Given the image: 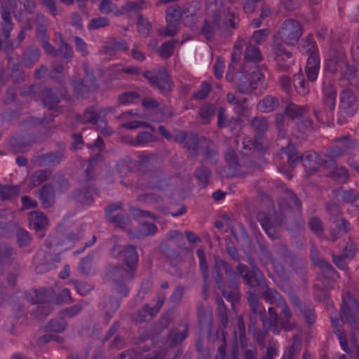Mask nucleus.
<instances>
[{
  "label": "nucleus",
  "instance_id": "nucleus-1",
  "mask_svg": "<svg viewBox=\"0 0 359 359\" xmlns=\"http://www.w3.org/2000/svg\"><path fill=\"white\" fill-rule=\"evenodd\" d=\"M112 257L121 259L122 264H108L104 270V278L111 283V290L121 297H126L130 292L128 283L133 280L137 268L139 255L133 245L114 243L110 250Z\"/></svg>",
  "mask_w": 359,
  "mask_h": 359
},
{
  "label": "nucleus",
  "instance_id": "nucleus-2",
  "mask_svg": "<svg viewBox=\"0 0 359 359\" xmlns=\"http://www.w3.org/2000/svg\"><path fill=\"white\" fill-rule=\"evenodd\" d=\"M212 278L216 287L227 301L232 304L239 302L241 296L239 275L230 263L218 255L214 257Z\"/></svg>",
  "mask_w": 359,
  "mask_h": 359
},
{
  "label": "nucleus",
  "instance_id": "nucleus-3",
  "mask_svg": "<svg viewBox=\"0 0 359 359\" xmlns=\"http://www.w3.org/2000/svg\"><path fill=\"white\" fill-rule=\"evenodd\" d=\"M142 75L152 87L158 88L163 94L170 93L174 86V83L165 68L159 69L157 72L145 71Z\"/></svg>",
  "mask_w": 359,
  "mask_h": 359
},
{
  "label": "nucleus",
  "instance_id": "nucleus-4",
  "mask_svg": "<svg viewBox=\"0 0 359 359\" xmlns=\"http://www.w3.org/2000/svg\"><path fill=\"white\" fill-rule=\"evenodd\" d=\"M278 34L285 44L294 46L302 35V25L293 19H287L282 23Z\"/></svg>",
  "mask_w": 359,
  "mask_h": 359
},
{
  "label": "nucleus",
  "instance_id": "nucleus-5",
  "mask_svg": "<svg viewBox=\"0 0 359 359\" xmlns=\"http://www.w3.org/2000/svg\"><path fill=\"white\" fill-rule=\"evenodd\" d=\"M57 149L38 155L34 157L33 162L39 166H56L65 159L66 146L65 142L56 143Z\"/></svg>",
  "mask_w": 359,
  "mask_h": 359
},
{
  "label": "nucleus",
  "instance_id": "nucleus-6",
  "mask_svg": "<svg viewBox=\"0 0 359 359\" xmlns=\"http://www.w3.org/2000/svg\"><path fill=\"white\" fill-rule=\"evenodd\" d=\"M248 261L251 269L242 263H239L236 267L237 273L247 286L264 277L263 272L259 269L256 261L252 257H248Z\"/></svg>",
  "mask_w": 359,
  "mask_h": 359
},
{
  "label": "nucleus",
  "instance_id": "nucleus-7",
  "mask_svg": "<svg viewBox=\"0 0 359 359\" xmlns=\"http://www.w3.org/2000/svg\"><path fill=\"white\" fill-rule=\"evenodd\" d=\"M248 303L250 307L249 320L250 323L248 326L249 332L252 328H255L257 322V316L259 320H264V316L266 310L263 304L260 302L259 296L252 291L248 292Z\"/></svg>",
  "mask_w": 359,
  "mask_h": 359
},
{
  "label": "nucleus",
  "instance_id": "nucleus-8",
  "mask_svg": "<svg viewBox=\"0 0 359 359\" xmlns=\"http://www.w3.org/2000/svg\"><path fill=\"white\" fill-rule=\"evenodd\" d=\"M248 287L252 290V292H255L259 290H263L262 294V299L270 304L277 303L280 299H284L283 297L277 291L275 288H271L269 287L265 277L260 280L248 285Z\"/></svg>",
  "mask_w": 359,
  "mask_h": 359
},
{
  "label": "nucleus",
  "instance_id": "nucleus-9",
  "mask_svg": "<svg viewBox=\"0 0 359 359\" xmlns=\"http://www.w3.org/2000/svg\"><path fill=\"white\" fill-rule=\"evenodd\" d=\"M199 154L203 157V161L217 165L219 161V147L212 140L202 136Z\"/></svg>",
  "mask_w": 359,
  "mask_h": 359
},
{
  "label": "nucleus",
  "instance_id": "nucleus-10",
  "mask_svg": "<svg viewBox=\"0 0 359 359\" xmlns=\"http://www.w3.org/2000/svg\"><path fill=\"white\" fill-rule=\"evenodd\" d=\"M221 12L218 9L212 11L211 18L203 21V25L201 29V34L206 40L211 41L214 40L217 31L220 27Z\"/></svg>",
  "mask_w": 359,
  "mask_h": 359
},
{
  "label": "nucleus",
  "instance_id": "nucleus-11",
  "mask_svg": "<svg viewBox=\"0 0 359 359\" xmlns=\"http://www.w3.org/2000/svg\"><path fill=\"white\" fill-rule=\"evenodd\" d=\"M201 139L202 136L199 137L195 133L185 131H179L174 137L175 142L182 144L184 148L196 155L199 154Z\"/></svg>",
  "mask_w": 359,
  "mask_h": 359
},
{
  "label": "nucleus",
  "instance_id": "nucleus-12",
  "mask_svg": "<svg viewBox=\"0 0 359 359\" xmlns=\"http://www.w3.org/2000/svg\"><path fill=\"white\" fill-rule=\"evenodd\" d=\"M123 204L121 202H115L109 204L104 208L106 219L110 223L114 224L116 227L125 229L131 223L130 217L123 214L117 213L115 217H111L110 211L113 210H122Z\"/></svg>",
  "mask_w": 359,
  "mask_h": 359
},
{
  "label": "nucleus",
  "instance_id": "nucleus-13",
  "mask_svg": "<svg viewBox=\"0 0 359 359\" xmlns=\"http://www.w3.org/2000/svg\"><path fill=\"white\" fill-rule=\"evenodd\" d=\"M273 50L279 68L283 71L287 70L293 62L292 53L286 50L284 45L278 41L274 42Z\"/></svg>",
  "mask_w": 359,
  "mask_h": 359
},
{
  "label": "nucleus",
  "instance_id": "nucleus-14",
  "mask_svg": "<svg viewBox=\"0 0 359 359\" xmlns=\"http://www.w3.org/2000/svg\"><path fill=\"white\" fill-rule=\"evenodd\" d=\"M39 97L43 106L49 110L57 109L61 102L60 95L53 88L43 86L40 88Z\"/></svg>",
  "mask_w": 359,
  "mask_h": 359
},
{
  "label": "nucleus",
  "instance_id": "nucleus-15",
  "mask_svg": "<svg viewBox=\"0 0 359 359\" xmlns=\"http://www.w3.org/2000/svg\"><path fill=\"white\" fill-rule=\"evenodd\" d=\"M323 105L327 109V116H332L336 103L337 90L330 80H325L323 83Z\"/></svg>",
  "mask_w": 359,
  "mask_h": 359
},
{
  "label": "nucleus",
  "instance_id": "nucleus-16",
  "mask_svg": "<svg viewBox=\"0 0 359 359\" xmlns=\"http://www.w3.org/2000/svg\"><path fill=\"white\" fill-rule=\"evenodd\" d=\"M35 36L46 55L54 57L57 55V49L49 41L48 29L45 25L39 23L36 25Z\"/></svg>",
  "mask_w": 359,
  "mask_h": 359
},
{
  "label": "nucleus",
  "instance_id": "nucleus-17",
  "mask_svg": "<svg viewBox=\"0 0 359 359\" xmlns=\"http://www.w3.org/2000/svg\"><path fill=\"white\" fill-rule=\"evenodd\" d=\"M299 161L302 162L306 172L309 175H313L318 171L322 163V158L318 153L309 151L304 155H299Z\"/></svg>",
  "mask_w": 359,
  "mask_h": 359
},
{
  "label": "nucleus",
  "instance_id": "nucleus-18",
  "mask_svg": "<svg viewBox=\"0 0 359 359\" xmlns=\"http://www.w3.org/2000/svg\"><path fill=\"white\" fill-rule=\"evenodd\" d=\"M76 121L79 123L86 124L90 123L93 125L106 126L107 120L104 116H101L100 112L93 109V107H88L86 109L83 114L76 116Z\"/></svg>",
  "mask_w": 359,
  "mask_h": 359
},
{
  "label": "nucleus",
  "instance_id": "nucleus-19",
  "mask_svg": "<svg viewBox=\"0 0 359 359\" xmlns=\"http://www.w3.org/2000/svg\"><path fill=\"white\" fill-rule=\"evenodd\" d=\"M277 157L283 160V163L287 162L290 168H294L299 162V155L292 144H288L287 147L281 148Z\"/></svg>",
  "mask_w": 359,
  "mask_h": 359
},
{
  "label": "nucleus",
  "instance_id": "nucleus-20",
  "mask_svg": "<svg viewBox=\"0 0 359 359\" xmlns=\"http://www.w3.org/2000/svg\"><path fill=\"white\" fill-rule=\"evenodd\" d=\"M41 56L40 49L34 45L27 46L21 56V62L26 68H32Z\"/></svg>",
  "mask_w": 359,
  "mask_h": 359
},
{
  "label": "nucleus",
  "instance_id": "nucleus-21",
  "mask_svg": "<svg viewBox=\"0 0 359 359\" xmlns=\"http://www.w3.org/2000/svg\"><path fill=\"white\" fill-rule=\"evenodd\" d=\"M280 318L274 308L269 307L268 309V317L264 313V320H262V327L264 330H271L274 334L280 332L279 329Z\"/></svg>",
  "mask_w": 359,
  "mask_h": 359
},
{
  "label": "nucleus",
  "instance_id": "nucleus-22",
  "mask_svg": "<svg viewBox=\"0 0 359 359\" xmlns=\"http://www.w3.org/2000/svg\"><path fill=\"white\" fill-rule=\"evenodd\" d=\"M35 297L32 299V303L33 304H45L43 306H39V313L48 316L49 313L53 310V306L50 304H46L49 302V297L48 295V290L41 288L35 290Z\"/></svg>",
  "mask_w": 359,
  "mask_h": 359
},
{
  "label": "nucleus",
  "instance_id": "nucleus-23",
  "mask_svg": "<svg viewBox=\"0 0 359 359\" xmlns=\"http://www.w3.org/2000/svg\"><path fill=\"white\" fill-rule=\"evenodd\" d=\"M340 109L347 115H353L357 110L355 97L349 90H344L340 97Z\"/></svg>",
  "mask_w": 359,
  "mask_h": 359
},
{
  "label": "nucleus",
  "instance_id": "nucleus-24",
  "mask_svg": "<svg viewBox=\"0 0 359 359\" xmlns=\"http://www.w3.org/2000/svg\"><path fill=\"white\" fill-rule=\"evenodd\" d=\"M39 194L43 208H50L55 203V192L52 184H43L39 190Z\"/></svg>",
  "mask_w": 359,
  "mask_h": 359
},
{
  "label": "nucleus",
  "instance_id": "nucleus-25",
  "mask_svg": "<svg viewBox=\"0 0 359 359\" xmlns=\"http://www.w3.org/2000/svg\"><path fill=\"white\" fill-rule=\"evenodd\" d=\"M227 344L226 339L223 334L222 340L220 345L217 348V353L215 356V359H238V347L236 342L235 344L231 347L229 354L226 352Z\"/></svg>",
  "mask_w": 359,
  "mask_h": 359
},
{
  "label": "nucleus",
  "instance_id": "nucleus-26",
  "mask_svg": "<svg viewBox=\"0 0 359 359\" xmlns=\"http://www.w3.org/2000/svg\"><path fill=\"white\" fill-rule=\"evenodd\" d=\"M128 49V45L125 40L121 39L118 41L115 38H111L103 47L102 52L106 55L113 56L118 51H126Z\"/></svg>",
  "mask_w": 359,
  "mask_h": 359
},
{
  "label": "nucleus",
  "instance_id": "nucleus-27",
  "mask_svg": "<svg viewBox=\"0 0 359 359\" xmlns=\"http://www.w3.org/2000/svg\"><path fill=\"white\" fill-rule=\"evenodd\" d=\"M250 126L255 133L257 139H262L269 130V123L267 118L264 116H255L250 120Z\"/></svg>",
  "mask_w": 359,
  "mask_h": 359
},
{
  "label": "nucleus",
  "instance_id": "nucleus-28",
  "mask_svg": "<svg viewBox=\"0 0 359 359\" xmlns=\"http://www.w3.org/2000/svg\"><path fill=\"white\" fill-rule=\"evenodd\" d=\"M228 170L231 175H236L241 170V165L236 152L229 148L224 155Z\"/></svg>",
  "mask_w": 359,
  "mask_h": 359
},
{
  "label": "nucleus",
  "instance_id": "nucleus-29",
  "mask_svg": "<svg viewBox=\"0 0 359 359\" xmlns=\"http://www.w3.org/2000/svg\"><path fill=\"white\" fill-rule=\"evenodd\" d=\"M319 55L309 56L306 66V74L308 79L313 82L316 80L320 69Z\"/></svg>",
  "mask_w": 359,
  "mask_h": 359
},
{
  "label": "nucleus",
  "instance_id": "nucleus-30",
  "mask_svg": "<svg viewBox=\"0 0 359 359\" xmlns=\"http://www.w3.org/2000/svg\"><path fill=\"white\" fill-rule=\"evenodd\" d=\"M235 83L238 92L241 94H250L253 91L250 79L244 71H240L235 74Z\"/></svg>",
  "mask_w": 359,
  "mask_h": 359
},
{
  "label": "nucleus",
  "instance_id": "nucleus-31",
  "mask_svg": "<svg viewBox=\"0 0 359 359\" xmlns=\"http://www.w3.org/2000/svg\"><path fill=\"white\" fill-rule=\"evenodd\" d=\"M280 103L277 97L269 95L265 96L257 104V108L263 113H270L277 110Z\"/></svg>",
  "mask_w": 359,
  "mask_h": 359
},
{
  "label": "nucleus",
  "instance_id": "nucleus-32",
  "mask_svg": "<svg viewBox=\"0 0 359 359\" xmlns=\"http://www.w3.org/2000/svg\"><path fill=\"white\" fill-rule=\"evenodd\" d=\"M317 266L320 269V273L325 280L336 282L337 279L339 278V273L335 270L333 266L325 259L320 262Z\"/></svg>",
  "mask_w": 359,
  "mask_h": 359
},
{
  "label": "nucleus",
  "instance_id": "nucleus-33",
  "mask_svg": "<svg viewBox=\"0 0 359 359\" xmlns=\"http://www.w3.org/2000/svg\"><path fill=\"white\" fill-rule=\"evenodd\" d=\"M70 84L73 88L75 95L78 97H86L90 92V88L84 83V81L79 76H74L71 79Z\"/></svg>",
  "mask_w": 359,
  "mask_h": 359
},
{
  "label": "nucleus",
  "instance_id": "nucleus-34",
  "mask_svg": "<svg viewBox=\"0 0 359 359\" xmlns=\"http://www.w3.org/2000/svg\"><path fill=\"white\" fill-rule=\"evenodd\" d=\"M70 200H76L83 205H89L93 201V198L89 188L77 189L68 196Z\"/></svg>",
  "mask_w": 359,
  "mask_h": 359
},
{
  "label": "nucleus",
  "instance_id": "nucleus-35",
  "mask_svg": "<svg viewBox=\"0 0 359 359\" xmlns=\"http://www.w3.org/2000/svg\"><path fill=\"white\" fill-rule=\"evenodd\" d=\"M309 113L307 106H299L292 102L289 103L285 109V114L288 117L294 118H303L304 115Z\"/></svg>",
  "mask_w": 359,
  "mask_h": 359
},
{
  "label": "nucleus",
  "instance_id": "nucleus-36",
  "mask_svg": "<svg viewBox=\"0 0 359 359\" xmlns=\"http://www.w3.org/2000/svg\"><path fill=\"white\" fill-rule=\"evenodd\" d=\"M1 18L4 21L2 32L4 36L7 40L10 37V34L13 29L14 24L12 22L10 9L6 6H1Z\"/></svg>",
  "mask_w": 359,
  "mask_h": 359
},
{
  "label": "nucleus",
  "instance_id": "nucleus-37",
  "mask_svg": "<svg viewBox=\"0 0 359 359\" xmlns=\"http://www.w3.org/2000/svg\"><path fill=\"white\" fill-rule=\"evenodd\" d=\"M158 228L156 224L150 222L141 223L140 229L135 230L133 238L142 239L147 236H153L157 232Z\"/></svg>",
  "mask_w": 359,
  "mask_h": 359
},
{
  "label": "nucleus",
  "instance_id": "nucleus-38",
  "mask_svg": "<svg viewBox=\"0 0 359 359\" xmlns=\"http://www.w3.org/2000/svg\"><path fill=\"white\" fill-rule=\"evenodd\" d=\"M211 174V170L208 167L201 165L195 170L194 175L197 180L198 184L203 188H205L209 184Z\"/></svg>",
  "mask_w": 359,
  "mask_h": 359
},
{
  "label": "nucleus",
  "instance_id": "nucleus-39",
  "mask_svg": "<svg viewBox=\"0 0 359 359\" xmlns=\"http://www.w3.org/2000/svg\"><path fill=\"white\" fill-rule=\"evenodd\" d=\"M292 83L297 93L302 96H306L309 93V85L306 81L302 74H296L293 76Z\"/></svg>",
  "mask_w": 359,
  "mask_h": 359
},
{
  "label": "nucleus",
  "instance_id": "nucleus-40",
  "mask_svg": "<svg viewBox=\"0 0 359 359\" xmlns=\"http://www.w3.org/2000/svg\"><path fill=\"white\" fill-rule=\"evenodd\" d=\"M165 181L161 172H151L147 180V187L151 189L161 190L165 186Z\"/></svg>",
  "mask_w": 359,
  "mask_h": 359
},
{
  "label": "nucleus",
  "instance_id": "nucleus-41",
  "mask_svg": "<svg viewBox=\"0 0 359 359\" xmlns=\"http://www.w3.org/2000/svg\"><path fill=\"white\" fill-rule=\"evenodd\" d=\"M48 225L46 216L40 212H34L31 215L30 226L36 231H41Z\"/></svg>",
  "mask_w": 359,
  "mask_h": 359
},
{
  "label": "nucleus",
  "instance_id": "nucleus-42",
  "mask_svg": "<svg viewBox=\"0 0 359 359\" xmlns=\"http://www.w3.org/2000/svg\"><path fill=\"white\" fill-rule=\"evenodd\" d=\"M301 51L303 53L309 54V56L318 55L316 43L313 35L309 34L305 39H303L300 43Z\"/></svg>",
  "mask_w": 359,
  "mask_h": 359
},
{
  "label": "nucleus",
  "instance_id": "nucleus-43",
  "mask_svg": "<svg viewBox=\"0 0 359 359\" xmlns=\"http://www.w3.org/2000/svg\"><path fill=\"white\" fill-rule=\"evenodd\" d=\"M240 344L242 359H258V349L255 345L248 344L245 340H241Z\"/></svg>",
  "mask_w": 359,
  "mask_h": 359
},
{
  "label": "nucleus",
  "instance_id": "nucleus-44",
  "mask_svg": "<svg viewBox=\"0 0 359 359\" xmlns=\"http://www.w3.org/2000/svg\"><path fill=\"white\" fill-rule=\"evenodd\" d=\"M137 201L145 205H161L163 198L155 193H144L137 196Z\"/></svg>",
  "mask_w": 359,
  "mask_h": 359
},
{
  "label": "nucleus",
  "instance_id": "nucleus-45",
  "mask_svg": "<svg viewBox=\"0 0 359 359\" xmlns=\"http://www.w3.org/2000/svg\"><path fill=\"white\" fill-rule=\"evenodd\" d=\"M216 109L215 104L210 103H206L200 108L198 114L203 123L208 124L210 123V118L215 114Z\"/></svg>",
  "mask_w": 359,
  "mask_h": 359
},
{
  "label": "nucleus",
  "instance_id": "nucleus-46",
  "mask_svg": "<svg viewBox=\"0 0 359 359\" xmlns=\"http://www.w3.org/2000/svg\"><path fill=\"white\" fill-rule=\"evenodd\" d=\"M50 174L51 172L46 169L36 170L31 176L30 183L33 187H39L48 180Z\"/></svg>",
  "mask_w": 359,
  "mask_h": 359
},
{
  "label": "nucleus",
  "instance_id": "nucleus-47",
  "mask_svg": "<svg viewBox=\"0 0 359 359\" xmlns=\"http://www.w3.org/2000/svg\"><path fill=\"white\" fill-rule=\"evenodd\" d=\"M67 326V323L66 320L60 316V319L50 320L46 326V330L50 332L60 333L66 330Z\"/></svg>",
  "mask_w": 359,
  "mask_h": 359
},
{
  "label": "nucleus",
  "instance_id": "nucleus-48",
  "mask_svg": "<svg viewBox=\"0 0 359 359\" xmlns=\"http://www.w3.org/2000/svg\"><path fill=\"white\" fill-rule=\"evenodd\" d=\"M287 264L293 271L301 276L306 273L307 261L306 258L299 257L297 255Z\"/></svg>",
  "mask_w": 359,
  "mask_h": 359
},
{
  "label": "nucleus",
  "instance_id": "nucleus-49",
  "mask_svg": "<svg viewBox=\"0 0 359 359\" xmlns=\"http://www.w3.org/2000/svg\"><path fill=\"white\" fill-rule=\"evenodd\" d=\"M262 60V55L259 48L255 46H248L245 48L244 62H258Z\"/></svg>",
  "mask_w": 359,
  "mask_h": 359
},
{
  "label": "nucleus",
  "instance_id": "nucleus-50",
  "mask_svg": "<svg viewBox=\"0 0 359 359\" xmlns=\"http://www.w3.org/2000/svg\"><path fill=\"white\" fill-rule=\"evenodd\" d=\"M182 11L180 6L177 4H173L168 7L166 10V21L172 23H180L182 18Z\"/></svg>",
  "mask_w": 359,
  "mask_h": 359
},
{
  "label": "nucleus",
  "instance_id": "nucleus-51",
  "mask_svg": "<svg viewBox=\"0 0 359 359\" xmlns=\"http://www.w3.org/2000/svg\"><path fill=\"white\" fill-rule=\"evenodd\" d=\"M150 158L147 156H140L136 161L130 162L129 168L133 171H146L149 165Z\"/></svg>",
  "mask_w": 359,
  "mask_h": 359
},
{
  "label": "nucleus",
  "instance_id": "nucleus-52",
  "mask_svg": "<svg viewBox=\"0 0 359 359\" xmlns=\"http://www.w3.org/2000/svg\"><path fill=\"white\" fill-rule=\"evenodd\" d=\"M341 311L346 318L347 322L350 324L352 329L358 328V323L356 318L353 313L352 309L348 305V302L343 301L341 305Z\"/></svg>",
  "mask_w": 359,
  "mask_h": 359
},
{
  "label": "nucleus",
  "instance_id": "nucleus-53",
  "mask_svg": "<svg viewBox=\"0 0 359 359\" xmlns=\"http://www.w3.org/2000/svg\"><path fill=\"white\" fill-rule=\"evenodd\" d=\"M30 144L22 138L12 139L11 141V150L13 154L24 153L29 149Z\"/></svg>",
  "mask_w": 359,
  "mask_h": 359
},
{
  "label": "nucleus",
  "instance_id": "nucleus-54",
  "mask_svg": "<svg viewBox=\"0 0 359 359\" xmlns=\"http://www.w3.org/2000/svg\"><path fill=\"white\" fill-rule=\"evenodd\" d=\"M344 65H345V60L343 55H337L332 57L328 60L326 68L330 72L335 73L339 70L343 71Z\"/></svg>",
  "mask_w": 359,
  "mask_h": 359
},
{
  "label": "nucleus",
  "instance_id": "nucleus-55",
  "mask_svg": "<svg viewBox=\"0 0 359 359\" xmlns=\"http://www.w3.org/2000/svg\"><path fill=\"white\" fill-rule=\"evenodd\" d=\"M57 54L60 53L65 62L68 63L72 61L74 57V51L72 47L65 42L62 39L60 41V44L57 50Z\"/></svg>",
  "mask_w": 359,
  "mask_h": 359
},
{
  "label": "nucleus",
  "instance_id": "nucleus-56",
  "mask_svg": "<svg viewBox=\"0 0 359 359\" xmlns=\"http://www.w3.org/2000/svg\"><path fill=\"white\" fill-rule=\"evenodd\" d=\"M329 177L339 183H345L349 177V174L346 168L343 166L338 168L336 165L334 170L329 174Z\"/></svg>",
  "mask_w": 359,
  "mask_h": 359
},
{
  "label": "nucleus",
  "instance_id": "nucleus-57",
  "mask_svg": "<svg viewBox=\"0 0 359 359\" xmlns=\"http://www.w3.org/2000/svg\"><path fill=\"white\" fill-rule=\"evenodd\" d=\"M16 240L19 248H26L32 243V237L25 229L19 228L16 231Z\"/></svg>",
  "mask_w": 359,
  "mask_h": 359
},
{
  "label": "nucleus",
  "instance_id": "nucleus-58",
  "mask_svg": "<svg viewBox=\"0 0 359 359\" xmlns=\"http://www.w3.org/2000/svg\"><path fill=\"white\" fill-rule=\"evenodd\" d=\"M217 314L221 324L224 327L228 325L227 309L223 299L220 297L216 298Z\"/></svg>",
  "mask_w": 359,
  "mask_h": 359
},
{
  "label": "nucleus",
  "instance_id": "nucleus-59",
  "mask_svg": "<svg viewBox=\"0 0 359 359\" xmlns=\"http://www.w3.org/2000/svg\"><path fill=\"white\" fill-rule=\"evenodd\" d=\"M137 32L144 37H147L152 29L151 24L148 20L143 17L142 14H139L137 22Z\"/></svg>",
  "mask_w": 359,
  "mask_h": 359
},
{
  "label": "nucleus",
  "instance_id": "nucleus-60",
  "mask_svg": "<svg viewBox=\"0 0 359 359\" xmlns=\"http://www.w3.org/2000/svg\"><path fill=\"white\" fill-rule=\"evenodd\" d=\"M160 250L170 262L177 261L180 259V252L167 243H162L160 245Z\"/></svg>",
  "mask_w": 359,
  "mask_h": 359
},
{
  "label": "nucleus",
  "instance_id": "nucleus-61",
  "mask_svg": "<svg viewBox=\"0 0 359 359\" xmlns=\"http://www.w3.org/2000/svg\"><path fill=\"white\" fill-rule=\"evenodd\" d=\"M16 256L17 250L8 245H5L0 252V258L4 263H11Z\"/></svg>",
  "mask_w": 359,
  "mask_h": 359
},
{
  "label": "nucleus",
  "instance_id": "nucleus-62",
  "mask_svg": "<svg viewBox=\"0 0 359 359\" xmlns=\"http://www.w3.org/2000/svg\"><path fill=\"white\" fill-rule=\"evenodd\" d=\"M68 69L69 67L65 65L64 62L55 60L51 62L50 72L48 77L50 79L54 80L56 79V74H63L68 70Z\"/></svg>",
  "mask_w": 359,
  "mask_h": 359
},
{
  "label": "nucleus",
  "instance_id": "nucleus-63",
  "mask_svg": "<svg viewBox=\"0 0 359 359\" xmlns=\"http://www.w3.org/2000/svg\"><path fill=\"white\" fill-rule=\"evenodd\" d=\"M259 252L258 254V258L260 264L266 266L269 262L274 263L272 253L270 250L264 245L260 244L259 245Z\"/></svg>",
  "mask_w": 359,
  "mask_h": 359
},
{
  "label": "nucleus",
  "instance_id": "nucleus-64",
  "mask_svg": "<svg viewBox=\"0 0 359 359\" xmlns=\"http://www.w3.org/2000/svg\"><path fill=\"white\" fill-rule=\"evenodd\" d=\"M53 183L56 190L63 194L67 191L70 188V183L67 178L62 175H58L54 177Z\"/></svg>",
  "mask_w": 359,
  "mask_h": 359
}]
</instances>
